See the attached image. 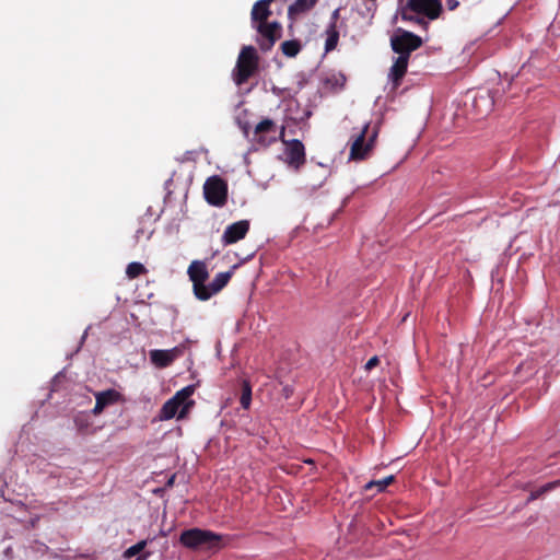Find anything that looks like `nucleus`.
<instances>
[{
  "label": "nucleus",
  "mask_w": 560,
  "mask_h": 560,
  "mask_svg": "<svg viewBox=\"0 0 560 560\" xmlns=\"http://www.w3.org/2000/svg\"><path fill=\"white\" fill-rule=\"evenodd\" d=\"M301 44L296 39L285 40L281 44V51L287 57H295L301 50Z\"/></svg>",
  "instance_id": "5701e85b"
},
{
  "label": "nucleus",
  "mask_w": 560,
  "mask_h": 560,
  "mask_svg": "<svg viewBox=\"0 0 560 560\" xmlns=\"http://www.w3.org/2000/svg\"><path fill=\"white\" fill-rule=\"evenodd\" d=\"M317 1L318 0H295V2L289 7L288 14L290 18H293L294 15L306 12L312 9Z\"/></svg>",
  "instance_id": "aec40b11"
},
{
  "label": "nucleus",
  "mask_w": 560,
  "mask_h": 560,
  "mask_svg": "<svg viewBox=\"0 0 560 560\" xmlns=\"http://www.w3.org/2000/svg\"><path fill=\"white\" fill-rule=\"evenodd\" d=\"M249 231V222L247 220H241L226 226L223 235L222 243L224 245L234 244L243 240Z\"/></svg>",
  "instance_id": "9d476101"
},
{
  "label": "nucleus",
  "mask_w": 560,
  "mask_h": 560,
  "mask_svg": "<svg viewBox=\"0 0 560 560\" xmlns=\"http://www.w3.org/2000/svg\"><path fill=\"white\" fill-rule=\"evenodd\" d=\"M409 58L407 56H398L389 72V78L393 81V83L397 86L400 84L402 78L405 77L408 68Z\"/></svg>",
  "instance_id": "ddd939ff"
},
{
  "label": "nucleus",
  "mask_w": 560,
  "mask_h": 560,
  "mask_svg": "<svg viewBox=\"0 0 560 560\" xmlns=\"http://www.w3.org/2000/svg\"><path fill=\"white\" fill-rule=\"evenodd\" d=\"M95 398H98L103 402V406L107 407V406L113 405L119 400L120 393H118L115 389H107V390L97 393L95 395Z\"/></svg>",
  "instance_id": "4be33fe9"
},
{
  "label": "nucleus",
  "mask_w": 560,
  "mask_h": 560,
  "mask_svg": "<svg viewBox=\"0 0 560 560\" xmlns=\"http://www.w3.org/2000/svg\"><path fill=\"white\" fill-rule=\"evenodd\" d=\"M326 42H325V51L329 52L332 51L339 42V31L336 25L328 24L326 31Z\"/></svg>",
  "instance_id": "a211bd4d"
},
{
  "label": "nucleus",
  "mask_w": 560,
  "mask_h": 560,
  "mask_svg": "<svg viewBox=\"0 0 560 560\" xmlns=\"http://www.w3.org/2000/svg\"><path fill=\"white\" fill-rule=\"evenodd\" d=\"M106 407L103 406V402L96 398V401H95V406L93 408V413L94 415H100Z\"/></svg>",
  "instance_id": "c756f323"
},
{
  "label": "nucleus",
  "mask_w": 560,
  "mask_h": 560,
  "mask_svg": "<svg viewBox=\"0 0 560 560\" xmlns=\"http://www.w3.org/2000/svg\"><path fill=\"white\" fill-rule=\"evenodd\" d=\"M423 44L420 36L412 32L398 27L390 37V46L394 52L410 58L412 51L419 49Z\"/></svg>",
  "instance_id": "7ed1b4c3"
},
{
  "label": "nucleus",
  "mask_w": 560,
  "mask_h": 560,
  "mask_svg": "<svg viewBox=\"0 0 560 560\" xmlns=\"http://www.w3.org/2000/svg\"><path fill=\"white\" fill-rule=\"evenodd\" d=\"M378 364H380V358L377 355H374L365 363L364 369H365V371L370 372L372 369H374Z\"/></svg>",
  "instance_id": "bb28decb"
},
{
  "label": "nucleus",
  "mask_w": 560,
  "mask_h": 560,
  "mask_svg": "<svg viewBox=\"0 0 560 560\" xmlns=\"http://www.w3.org/2000/svg\"><path fill=\"white\" fill-rule=\"evenodd\" d=\"M395 477L393 475L387 476L381 480H372L368 482L364 488L365 490H370L373 488H376L377 492H383L388 485H390L394 481Z\"/></svg>",
  "instance_id": "b1692460"
},
{
  "label": "nucleus",
  "mask_w": 560,
  "mask_h": 560,
  "mask_svg": "<svg viewBox=\"0 0 560 560\" xmlns=\"http://www.w3.org/2000/svg\"><path fill=\"white\" fill-rule=\"evenodd\" d=\"M338 19H339V9H336V10L332 12L331 16H330V22H329V24H334V25H336V26H337Z\"/></svg>",
  "instance_id": "2f4dec72"
},
{
  "label": "nucleus",
  "mask_w": 560,
  "mask_h": 560,
  "mask_svg": "<svg viewBox=\"0 0 560 560\" xmlns=\"http://www.w3.org/2000/svg\"><path fill=\"white\" fill-rule=\"evenodd\" d=\"M401 18L404 21L412 22V23H425L422 19L416 16V15H408L407 13H402Z\"/></svg>",
  "instance_id": "cd10ccee"
},
{
  "label": "nucleus",
  "mask_w": 560,
  "mask_h": 560,
  "mask_svg": "<svg viewBox=\"0 0 560 560\" xmlns=\"http://www.w3.org/2000/svg\"><path fill=\"white\" fill-rule=\"evenodd\" d=\"M179 407H182V405L174 397L170 398L162 406L160 411V418L162 420H168L174 418L177 415Z\"/></svg>",
  "instance_id": "6ab92c4d"
},
{
  "label": "nucleus",
  "mask_w": 560,
  "mask_h": 560,
  "mask_svg": "<svg viewBox=\"0 0 560 560\" xmlns=\"http://www.w3.org/2000/svg\"><path fill=\"white\" fill-rule=\"evenodd\" d=\"M207 202L214 207H223L228 201V184L218 175L210 176L203 184Z\"/></svg>",
  "instance_id": "39448f33"
},
{
  "label": "nucleus",
  "mask_w": 560,
  "mask_h": 560,
  "mask_svg": "<svg viewBox=\"0 0 560 560\" xmlns=\"http://www.w3.org/2000/svg\"><path fill=\"white\" fill-rule=\"evenodd\" d=\"M259 56L253 46H244L237 57L233 79L236 85L245 84L258 71Z\"/></svg>",
  "instance_id": "f03ea898"
},
{
  "label": "nucleus",
  "mask_w": 560,
  "mask_h": 560,
  "mask_svg": "<svg viewBox=\"0 0 560 560\" xmlns=\"http://www.w3.org/2000/svg\"><path fill=\"white\" fill-rule=\"evenodd\" d=\"M240 402L243 409L247 410L252 404V384L248 380L242 381V395Z\"/></svg>",
  "instance_id": "412c9836"
},
{
  "label": "nucleus",
  "mask_w": 560,
  "mask_h": 560,
  "mask_svg": "<svg viewBox=\"0 0 560 560\" xmlns=\"http://www.w3.org/2000/svg\"><path fill=\"white\" fill-rule=\"evenodd\" d=\"M285 156L287 163L295 170H299L306 161L303 143L298 139L289 141L287 143Z\"/></svg>",
  "instance_id": "9b49d317"
},
{
  "label": "nucleus",
  "mask_w": 560,
  "mask_h": 560,
  "mask_svg": "<svg viewBox=\"0 0 560 560\" xmlns=\"http://www.w3.org/2000/svg\"><path fill=\"white\" fill-rule=\"evenodd\" d=\"M232 276V270L217 273L213 280L209 284H206V294H209V299L226 287Z\"/></svg>",
  "instance_id": "f8f14e48"
},
{
  "label": "nucleus",
  "mask_w": 560,
  "mask_h": 560,
  "mask_svg": "<svg viewBox=\"0 0 560 560\" xmlns=\"http://www.w3.org/2000/svg\"><path fill=\"white\" fill-rule=\"evenodd\" d=\"M369 128L370 125L365 124L352 142L349 154L350 160L362 161L370 156L377 138V130H373V132L369 135Z\"/></svg>",
  "instance_id": "20e7f679"
},
{
  "label": "nucleus",
  "mask_w": 560,
  "mask_h": 560,
  "mask_svg": "<svg viewBox=\"0 0 560 560\" xmlns=\"http://www.w3.org/2000/svg\"><path fill=\"white\" fill-rule=\"evenodd\" d=\"M292 395H293V387H292V386H290V385H285V386L282 388V396H283L285 399H289Z\"/></svg>",
  "instance_id": "7c9ffc66"
},
{
  "label": "nucleus",
  "mask_w": 560,
  "mask_h": 560,
  "mask_svg": "<svg viewBox=\"0 0 560 560\" xmlns=\"http://www.w3.org/2000/svg\"><path fill=\"white\" fill-rule=\"evenodd\" d=\"M63 377V371H60L59 373H57L52 381H51V386H52V389L56 390L58 389V384L60 382V380Z\"/></svg>",
  "instance_id": "c85d7f7f"
},
{
  "label": "nucleus",
  "mask_w": 560,
  "mask_h": 560,
  "mask_svg": "<svg viewBox=\"0 0 560 560\" xmlns=\"http://www.w3.org/2000/svg\"><path fill=\"white\" fill-rule=\"evenodd\" d=\"M271 15L270 5L265 1H256L252 8L250 20L253 26L268 22L269 16Z\"/></svg>",
  "instance_id": "4468645a"
},
{
  "label": "nucleus",
  "mask_w": 560,
  "mask_h": 560,
  "mask_svg": "<svg viewBox=\"0 0 560 560\" xmlns=\"http://www.w3.org/2000/svg\"><path fill=\"white\" fill-rule=\"evenodd\" d=\"M446 3L450 10H454L458 7L457 0H447Z\"/></svg>",
  "instance_id": "72a5a7b5"
},
{
  "label": "nucleus",
  "mask_w": 560,
  "mask_h": 560,
  "mask_svg": "<svg viewBox=\"0 0 560 560\" xmlns=\"http://www.w3.org/2000/svg\"><path fill=\"white\" fill-rule=\"evenodd\" d=\"M151 353V362L156 368H166L175 359L177 352H150Z\"/></svg>",
  "instance_id": "f3484780"
},
{
  "label": "nucleus",
  "mask_w": 560,
  "mask_h": 560,
  "mask_svg": "<svg viewBox=\"0 0 560 560\" xmlns=\"http://www.w3.org/2000/svg\"><path fill=\"white\" fill-rule=\"evenodd\" d=\"M408 8L417 14H423L430 20H435L442 12L440 0H408Z\"/></svg>",
  "instance_id": "1a4fd4ad"
},
{
  "label": "nucleus",
  "mask_w": 560,
  "mask_h": 560,
  "mask_svg": "<svg viewBox=\"0 0 560 560\" xmlns=\"http://www.w3.org/2000/svg\"><path fill=\"white\" fill-rule=\"evenodd\" d=\"M187 275L192 282L195 296L200 301H208L209 294H206V281L209 278V272L206 262L194 260L188 267Z\"/></svg>",
  "instance_id": "423d86ee"
},
{
  "label": "nucleus",
  "mask_w": 560,
  "mask_h": 560,
  "mask_svg": "<svg viewBox=\"0 0 560 560\" xmlns=\"http://www.w3.org/2000/svg\"><path fill=\"white\" fill-rule=\"evenodd\" d=\"M559 486H560V479H557L555 481L548 482V483L544 485L542 487H540L538 490L533 491L530 493L529 498H528V501L536 500L541 494H544V493H546V492H548L550 490H553V489H556Z\"/></svg>",
  "instance_id": "a878e982"
},
{
  "label": "nucleus",
  "mask_w": 560,
  "mask_h": 560,
  "mask_svg": "<svg viewBox=\"0 0 560 560\" xmlns=\"http://www.w3.org/2000/svg\"><path fill=\"white\" fill-rule=\"evenodd\" d=\"M195 393V385H188L180 390H178L173 397L183 406L178 418H184L187 410L194 405V401L190 400V396Z\"/></svg>",
  "instance_id": "2eb2a0df"
},
{
  "label": "nucleus",
  "mask_w": 560,
  "mask_h": 560,
  "mask_svg": "<svg viewBox=\"0 0 560 560\" xmlns=\"http://www.w3.org/2000/svg\"><path fill=\"white\" fill-rule=\"evenodd\" d=\"M149 539L140 540L137 544L132 545L124 552L125 559H131L133 556L139 555L136 560H147L152 552L144 551L145 546L148 545Z\"/></svg>",
  "instance_id": "dca6fc26"
},
{
  "label": "nucleus",
  "mask_w": 560,
  "mask_h": 560,
  "mask_svg": "<svg viewBox=\"0 0 560 560\" xmlns=\"http://www.w3.org/2000/svg\"><path fill=\"white\" fill-rule=\"evenodd\" d=\"M147 272L145 267L141 262H130L126 268V275L129 279H136Z\"/></svg>",
  "instance_id": "393cba45"
},
{
  "label": "nucleus",
  "mask_w": 560,
  "mask_h": 560,
  "mask_svg": "<svg viewBox=\"0 0 560 560\" xmlns=\"http://www.w3.org/2000/svg\"><path fill=\"white\" fill-rule=\"evenodd\" d=\"M284 132H285V127L284 126H281L279 129H278V140H281L283 143H288L285 140H284Z\"/></svg>",
  "instance_id": "473e14b6"
},
{
  "label": "nucleus",
  "mask_w": 560,
  "mask_h": 560,
  "mask_svg": "<svg viewBox=\"0 0 560 560\" xmlns=\"http://www.w3.org/2000/svg\"><path fill=\"white\" fill-rule=\"evenodd\" d=\"M253 140L261 147H269L278 141V127L270 118L258 122L254 129Z\"/></svg>",
  "instance_id": "6e6552de"
},
{
  "label": "nucleus",
  "mask_w": 560,
  "mask_h": 560,
  "mask_svg": "<svg viewBox=\"0 0 560 560\" xmlns=\"http://www.w3.org/2000/svg\"><path fill=\"white\" fill-rule=\"evenodd\" d=\"M222 539V535L197 527L186 529L179 536V542L191 550H219Z\"/></svg>",
  "instance_id": "f257e3e1"
},
{
  "label": "nucleus",
  "mask_w": 560,
  "mask_h": 560,
  "mask_svg": "<svg viewBox=\"0 0 560 560\" xmlns=\"http://www.w3.org/2000/svg\"><path fill=\"white\" fill-rule=\"evenodd\" d=\"M174 479H175V476H172L168 481H167V486H172L174 483Z\"/></svg>",
  "instance_id": "f704fd0d"
},
{
  "label": "nucleus",
  "mask_w": 560,
  "mask_h": 560,
  "mask_svg": "<svg viewBox=\"0 0 560 560\" xmlns=\"http://www.w3.org/2000/svg\"><path fill=\"white\" fill-rule=\"evenodd\" d=\"M261 36L259 47L264 51L270 50L282 35V26L279 22H264L253 26Z\"/></svg>",
  "instance_id": "0eeeda50"
}]
</instances>
